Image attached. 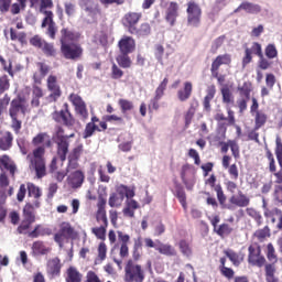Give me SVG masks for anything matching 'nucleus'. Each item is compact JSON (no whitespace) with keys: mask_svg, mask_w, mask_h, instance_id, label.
<instances>
[{"mask_svg":"<svg viewBox=\"0 0 282 282\" xmlns=\"http://www.w3.org/2000/svg\"><path fill=\"white\" fill-rule=\"evenodd\" d=\"M31 1V8H34L36 3H39V0H30ZM41 2V9L40 11L42 14H44V19L42 22V28H47L46 34L50 36V39H56V23L54 22V13L52 11H47L46 8H52L53 2L52 0H40Z\"/></svg>","mask_w":282,"mask_h":282,"instance_id":"f257e3e1","label":"nucleus"},{"mask_svg":"<svg viewBox=\"0 0 282 282\" xmlns=\"http://www.w3.org/2000/svg\"><path fill=\"white\" fill-rule=\"evenodd\" d=\"M74 133L65 134L63 128H57L54 134V141L57 144V155L62 162L67 160V153L69 152L70 138H74Z\"/></svg>","mask_w":282,"mask_h":282,"instance_id":"f03ea898","label":"nucleus"},{"mask_svg":"<svg viewBox=\"0 0 282 282\" xmlns=\"http://www.w3.org/2000/svg\"><path fill=\"white\" fill-rule=\"evenodd\" d=\"M124 197H127V199L135 197V191L129 186L119 185L117 191L110 194L108 205L110 208H120V206H122V202H124Z\"/></svg>","mask_w":282,"mask_h":282,"instance_id":"7ed1b4c3","label":"nucleus"},{"mask_svg":"<svg viewBox=\"0 0 282 282\" xmlns=\"http://www.w3.org/2000/svg\"><path fill=\"white\" fill-rule=\"evenodd\" d=\"M124 281L127 282H144V270L142 265L137 264L133 261H128L124 268Z\"/></svg>","mask_w":282,"mask_h":282,"instance_id":"20e7f679","label":"nucleus"},{"mask_svg":"<svg viewBox=\"0 0 282 282\" xmlns=\"http://www.w3.org/2000/svg\"><path fill=\"white\" fill-rule=\"evenodd\" d=\"M43 155H45V148H36L33 151V160H31V166L35 170L39 178L45 177V160Z\"/></svg>","mask_w":282,"mask_h":282,"instance_id":"39448f33","label":"nucleus"},{"mask_svg":"<svg viewBox=\"0 0 282 282\" xmlns=\"http://www.w3.org/2000/svg\"><path fill=\"white\" fill-rule=\"evenodd\" d=\"M202 23V8L195 2L187 3V24L192 28H198Z\"/></svg>","mask_w":282,"mask_h":282,"instance_id":"423d86ee","label":"nucleus"},{"mask_svg":"<svg viewBox=\"0 0 282 282\" xmlns=\"http://www.w3.org/2000/svg\"><path fill=\"white\" fill-rule=\"evenodd\" d=\"M181 176L187 191H193L195 186V167L191 165H184Z\"/></svg>","mask_w":282,"mask_h":282,"instance_id":"0eeeda50","label":"nucleus"},{"mask_svg":"<svg viewBox=\"0 0 282 282\" xmlns=\"http://www.w3.org/2000/svg\"><path fill=\"white\" fill-rule=\"evenodd\" d=\"M62 54L65 58L76 61L83 55V48L78 44H62Z\"/></svg>","mask_w":282,"mask_h":282,"instance_id":"6e6552de","label":"nucleus"},{"mask_svg":"<svg viewBox=\"0 0 282 282\" xmlns=\"http://www.w3.org/2000/svg\"><path fill=\"white\" fill-rule=\"evenodd\" d=\"M142 19V13H135V12H130L124 15L123 19V25L126 28H129V32L131 34H135L138 32V29H135L137 23Z\"/></svg>","mask_w":282,"mask_h":282,"instance_id":"1a4fd4ad","label":"nucleus"},{"mask_svg":"<svg viewBox=\"0 0 282 282\" xmlns=\"http://www.w3.org/2000/svg\"><path fill=\"white\" fill-rule=\"evenodd\" d=\"M79 6L84 12L88 14V17H91L95 19L100 14V9L98 8V4L94 2V0H79Z\"/></svg>","mask_w":282,"mask_h":282,"instance_id":"9d476101","label":"nucleus"},{"mask_svg":"<svg viewBox=\"0 0 282 282\" xmlns=\"http://www.w3.org/2000/svg\"><path fill=\"white\" fill-rule=\"evenodd\" d=\"M23 214H24V219L22 220L21 225L18 227V231L20 232V235H23V232H25V230H28L36 219V217L34 216V213L30 212V206L24 207Z\"/></svg>","mask_w":282,"mask_h":282,"instance_id":"9b49d317","label":"nucleus"},{"mask_svg":"<svg viewBox=\"0 0 282 282\" xmlns=\"http://www.w3.org/2000/svg\"><path fill=\"white\" fill-rule=\"evenodd\" d=\"M47 89L51 91V100H58L61 98V86H58V79L54 75H50L47 78Z\"/></svg>","mask_w":282,"mask_h":282,"instance_id":"f8f14e48","label":"nucleus"},{"mask_svg":"<svg viewBox=\"0 0 282 282\" xmlns=\"http://www.w3.org/2000/svg\"><path fill=\"white\" fill-rule=\"evenodd\" d=\"M70 101L73 102L75 107V111L85 120L88 116L87 113V107L85 106V101H83V98L78 95H70Z\"/></svg>","mask_w":282,"mask_h":282,"instance_id":"ddd939ff","label":"nucleus"},{"mask_svg":"<svg viewBox=\"0 0 282 282\" xmlns=\"http://www.w3.org/2000/svg\"><path fill=\"white\" fill-rule=\"evenodd\" d=\"M275 145H276L275 155L279 162V166L281 167V171H279L278 173H274V177H276L275 180L276 184H282V141L280 137H276Z\"/></svg>","mask_w":282,"mask_h":282,"instance_id":"4468645a","label":"nucleus"},{"mask_svg":"<svg viewBox=\"0 0 282 282\" xmlns=\"http://www.w3.org/2000/svg\"><path fill=\"white\" fill-rule=\"evenodd\" d=\"M118 149L119 151H122L123 153H129L131 149L133 148V138L131 137L130 133H123L118 138Z\"/></svg>","mask_w":282,"mask_h":282,"instance_id":"2eb2a0df","label":"nucleus"},{"mask_svg":"<svg viewBox=\"0 0 282 282\" xmlns=\"http://www.w3.org/2000/svg\"><path fill=\"white\" fill-rule=\"evenodd\" d=\"M230 63H232L230 54L218 55L212 64L213 76H217L220 65H230Z\"/></svg>","mask_w":282,"mask_h":282,"instance_id":"dca6fc26","label":"nucleus"},{"mask_svg":"<svg viewBox=\"0 0 282 282\" xmlns=\"http://www.w3.org/2000/svg\"><path fill=\"white\" fill-rule=\"evenodd\" d=\"M61 268H63V264H61V259L58 258H52L46 263V272L50 276H58Z\"/></svg>","mask_w":282,"mask_h":282,"instance_id":"f3484780","label":"nucleus"},{"mask_svg":"<svg viewBox=\"0 0 282 282\" xmlns=\"http://www.w3.org/2000/svg\"><path fill=\"white\" fill-rule=\"evenodd\" d=\"M229 202L234 206H238V208H246V206H250V198L241 191L238 192V195H232L229 198Z\"/></svg>","mask_w":282,"mask_h":282,"instance_id":"a211bd4d","label":"nucleus"},{"mask_svg":"<svg viewBox=\"0 0 282 282\" xmlns=\"http://www.w3.org/2000/svg\"><path fill=\"white\" fill-rule=\"evenodd\" d=\"M178 10H180V6L177 4V2H171L167 7L166 21L167 23H170L171 28L175 25V21L177 17H180Z\"/></svg>","mask_w":282,"mask_h":282,"instance_id":"6ab92c4d","label":"nucleus"},{"mask_svg":"<svg viewBox=\"0 0 282 282\" xmlns=\"http://www.w3.org/2000/svg\"><path fill=\"white\" fill-rule=\"evenodd\" d=\"M83 182H85V174H83L80 170L69 173L68 184H70L73 188H79V186H83Z\"/></svg>","mask_w":282,"mask_h":282,"instance_id":"aec40b11","label":"nucleus"},{"mask_svg":"<svg viewBox=\"0 0 282 282\" xmlns=\"http://www.w3.org/2000/svg\"><path fill=\"white\" fill-rule=\"evenodd\" d=\"M53 120L55 122H61L62 124L72 126L74 124V119L72 118V113H69L67 110L62 111H55L53 113Z\"/></svg>","mask_w":282,"mask_h":282,"instance_id":"412c9836","label":"nucleus"},{"mask_svg":"<svg viewBox=\"0 0 282 282\" xmlns=\"http://www.w3.org/2000/svg\"><path fill=\"white\" fill-rule=\"evenodd\" d=\"M9 113H10L11 118H19V116H24L25 115V106H23L21 100L14 99L11 102Z\"/></svg>","mask_w":282,"mask_h":282,"instance_id":"4be33fe9","label":"nucleus"},{"mask_svg":"<svg viewBox=\"0 0 282 282\" xmlns=\"http://www.w3.org/2000/svg\"><path fill=\"white\" fill-rule=\"evenodd\" d=\"M264 217H267L268 221L271 224H276V219L279 220L278 228H282V212L279 208H273L272 210L265 209Z\"/></svg>","mask_w":282,"mask_h":282,"instance_id":"5701e85b","label":"nucleus"},{"mask_svg":"<svg viewBox=\"0 0 282 282\" xmlns=\"http://www.w3.org/2000/svg\"><path fill=\"white\" fill-rule=\"evenodd\" d=\"M119 50L121 54H131L135 50V41L132 37H123L119 42Z\"/></svg>","mask_w":282,"mask_h":282,"instance_id":"b1692460","label":"nucleus"},{"mask_svg":"<svg viewBox=\"0 0 282 282\" xmlns=\"http://www.w3.org/2000/svg\"><path fill=\"white\" fill-rule=\"evenodd\" d=\"M12 133L0 131V151H10L12 148Z\"/></svg>","mask_w":282,"mask_h":282,"instance_id":"393cba45","label":"nucleus"},{"mask_svg":"<svg viewBox=\"0 0 282 282\" xmlns=\"http://www.w3.org/2000/svg\"><path fill=\"white\" fill-rule=\"evenodd\" d=\"M0 169L1 171H9L10 175H14L17 172V165L8 155L0 158Z\"/></svg>","mask_w":282,"mask_h":282,"instance_id":"a878e982","label":"nucleus"},{"mask_svg":"<svg viewBox=\"0 0 282 282\" xmlns=\"http://www.w3.org/2000/svg\"><path fill=\"white\" fill-rule=\"evenodd\" d=\"M66 282H83V273L78 271L75 267H69L66 270V276H65Z\"/></svg>","mask_w":282,"mask_h":282,"instance_id":"bb28decb","label":"nucleus"},{"mask_svg":"<svg viewBox=\"0 0 282 282\" xmlns=\"http://www.w3.org/2000/svg\"><path fill=\"white\" fill-rule=\"evenodd\" d=\"M191 94H193V84L191 82H185L184 88L177 91V98L181 102H186V100L191 98Z\"/></svg>","mask_w":282,"mask_h":282,"instance_id":"cd10ccee","label":"nucleus"},{"mask_svg":"<svg viewBox=\"0 0 282 282\" xmlns=\"http://www.w3.org/2000/svg\"><path fill=\"white\" fill-rule=\"evenodd\" d=\"M33 254L36 257L39 256H44V254H50L52 252V248H50L47 245H45L42 241H36L32 246Z\"/></svg>","mask_w":282,"mask_h":282,"instance_id":"c85d7f7f","label":"nucleus"},{"mask_svg":"<svg viewBox=\"0 0 282 282\" xmlns=\"http://www.w3.org/2000/svg\"><path fill=\"white\" fill-rule=\"evenodd\" d=\"M61 32H62V39H61L62 45H72L74 41L78 39V34H75L74 32L68 31L67 29H63Z\"/></svg>","mask_w":282,"mask_h":282,"instance_id":"c756f323","label":"nucleus"},{"mask_svg":"<svg viewBox=\"0 0 282 282\" xmlns=\"http://www.w3.org/2000/svg\"><path fill=\"white\" fill-rule=\"evenodd\" d=\"M240 10H245L249 14H257V12H261V8L258 4L250 2H242L234 12H240Z\"/></svg>","mask_w":282,"mask_h":282,"instance_id":"7c9ffc66","label":"nucleus"},{"mask_svg":"<svg viewBox=\"0 0 282 282\" xmlns=\"http://www.w3.org/2000/svg\"><path fill=\"white\" fill-rule=\"evenodd\" d=\"M240 94H241V96H245V98L239 99L237 102H238L240 112L243 113V111H246L248 109V100L250 98V90L241 88Z\"/></svg>","mask_w":282,"mask_h":282,"instance_id":"2f4dec72","label":"nucleus"},{"mask_svg":"<svg viewBox=\"0 0 282 282\" xmlns=\"http://www.w3.org/2000/svg\"><path fill=\"white\" fill-rule=\"evenodd\" d=\"M66 237H70V239L76 238V231L72 228V225L67 221H64L59 225V230L57 231Z\"/></svg>","mask_w":282,"mask_h":282,"instance_id":"473e14b6","label":"nucleus"},{"mask_svg":"<svg viewBox=\"0 0 282 282\" xmlns=\"http://www.w3.org/2000/svg\"><path fill=\"white\" fill-rule=\"evenodd\" d=\"M215 94H217V89L215 88V85L207 87V95L204 98V108L206 111H210V100L215 98Z\"/></svg>","mask_w":282,"mask_h":282,"instance_id":"72a5a7b5","label":"nucleus"},{"mask_svg":"<svg viewBox=\"0 0 282 282\" xmlns=\"http://www.w3.org/2000/svg\"><path fill=\"white\" fill-rule=\"evenodd\" d=\"M180 251L182 252L183 257L191 259L193 257V247L191 242L186 240H181L178 243Z\"/></svg>","mask_w":282,"mask_h":282,"instance_id":"f704fd0d","label":"nucleus"},{"mask_svg":"<svg viewBox=\"0 0 282 282\" xmlns=\"http://www.w3.org/2000/svg\"><path fill=\"white\" fill-rule=\"evenodd\" d=\"M37 67L40 69V75L34 74L33 78L35 83H41V80H43V78H45V76H47L50 73V66H47V64L37 63Z\"/></svg>","mask_w":282,"mask_h":282,"instance_id":"c9c22d12","label":"nucleus"},{"mask_svg":"<svg viewBox=\"0 0 282 282\" xmlns=\"http://www.w3.org/2000/svg\"><path fill=\"white\" fill-rule=\"evenodd\" d=\"M158 252L160 254H165L166 257H175L177 252L175 251V248L171 247V245H162L159 243V248H156Z\"/></svg>","mask_w":282,"mask_h":282,"instance_id":"e433bc0d","label":"nucleus"},{"mask_svg":"<svg viewBox=\"0 0 282 282\" xmlns=\"http://www.w3.org/2000/svg\"><path fill=\"white\" fill-rule=\"evenodd\" d=\"M107 227L108 226L99 225V227L91 228V232L97 237V239L105 241V239H107Z\"/></svg>","mask_w":282,"mask_h":282,"instance_id":"4c0bfd02","label":"nucleus"},{"mask_svg":"<svg viewBox=\"0 0 282 282\" xmlns=\"http://www.w3.org/2000/svg\"><path fill=\"white\" fill-rule=\"evenodd\" d=\"M33 144H44V147H50V144H52V141L47 133H40L33 138Z\"/></svg>","mask_w":282,"mask_h":282,"instance_id":"58836bf2","label":"nucleus"},{"mask_svg":"<svg viewBox=\"0 0 282 282\" xmlns=\"http://www.w3.org/2000/svg\"><path fill=\"white\" fill-rule=\"evenodd\" d=\"M275 272H276V267H274V263L265 264L267 282H276V276H274Z\"/></svg>","mask_w":282,"mask_h":282,"instance_id":"ea45409f","label":"nucleus"},{"mask_svg":"<svg viewBox=\"0 0 282 282\" xmlns=\"http://www.w3.org/2000/svg\"><path fill=\"white\" fill-rule=\"evenodd\" d=\"M69 239H74V238H70L69 236H65V234H61L59 231H57L54 235V241L58 245L59 248H65V243H69Z\"/></svg>","mask_w":282,"mask_h":282,"instance_id":"a19ab883","label":"nucleus"},{"mask_svg":"<svg viewBox=\"0 0 282 282\" xmlns=\"http://www.w3.org/2000/svg\"><path fill=\"white\" fill-rule=\"evenodd\" d=\"M224 8H226V0H216L213 10L209 13V19H215V14H219Z\"/></svg>","mask_w":282,"mask_h":282,"instance_id":"79ce46f5","label":"nucleus"},{"mask_svg":"<svg viewBox=\"0 0 282 282\" xmlns=\"http://www.w3.org/2000/svg\"><path fill=\"white\" fill-rule=\"evenodd\" d=\"M246 213L249 217H251L252 219H254V221H257L258 226H261V224L263 223V217L259 212H257V209L249 207L246 209Z\"/></svg>","mask_w":282,"mask_h":282,"instance_id":"37998d69","label":"nucleus"},{"mask_svg":"<svg viewBox=\"0 0 282 282\" xmlns=\"http://www.w3.org/2000/svg\"><path fill=\"white\" fill-rule=\"evenodd\" d=\"M267 259L270 261V263H276V261H279V258L276 257V250L272 243L267 246Z\"/></svg>","mask_w":282,"mask_h":282,"instance_id":"c03bdc74","label":"nucleus"},{"mask_svg":"<svg viewBox=\"0 0 282 282\" xmlns=\"http://www.w3.org/2000/svg\"><path fill=\"white\" fill-rule=\"evenodd\" d=\"M267 120H268V116H265L261 111H257L256 112V131H259V129H261V127L265 124Z\"/></svg>","mask_w":282,"mask_h":282,"instance_id":"a18cd8bd","label":"nucleus"},{"mask_svg":"<svg viewBox=\"0 0 282 282\" xmlns=\"http://www.w3.org/2000/svg\"><path fill=\"white\" fill-rule=\"evenodd\" d=\"M167 85H169V78H164L163 83H161L155 90L154 98H156V100H162V96H164V91L166 90Z\"/></svg>","mask_w":282,"mask_h":282,"instance_id":"49530a36","label":"nucleus"},{"mask_svg":"<svg viewBox=\"0 0 282 282\" xmlns=\"http://www.w3.org/2000/svg\"><path fill=\"white\" fill-rule=\"evenodd\" d=\"M261 256V248L249 247V263L253 265L257 259Z\"/></svg>","mask_w":282,"mask_h":282,"instance_id":"de8ad7c7","label":"nucleus"},{"mask_svg":"<svg viewBox=\"0 0 282 282\" xmlns=\"http://www.w3.org/2000/svg\"><path fill=\"white\" fill-rule=\"evenodd\" d=\"M29 197L41 198L43 193L41 188L36 187L33 183H28Z\"/></svg>","mask_w":282,"mask_h":282,"instance_id":"09e8293b","label":"nucleus"},{"mask_svg":"<svg viewBox=\"0 0 282 282\" xmlns=\"http://www.w3.org/2000/svg\"><path fill=\"white\" fill-rule=\"evenodd\" d=\"M96 219L99 226H109V221L107 220V212L105 209H98Z\"/></svg>","mask_w":282,"mask_h":282,"instance_id":"8fccbe9b","label":"nucleus"},{"mask_svg":"<svg viewBox=\"0 0 282 282\" xmlns=\"http://www.w3.org/2000/svg\"><path fill=\"white\" fill-rule=\"evenodd\" d=\"M128 53H121L118 57H117V62L120 65V67L127 68V67H131V59L129 58V55H127Z\"/></svg>","mask_w":282,"mask_h":282,"instance_id":"3c124183","label":"nucleus"},{"mask_svg":"<svg viewBox=\"0 0 282 282\" xmlns=\"http://www.w3.org/2000/svg\"><path fill=\"white\" fill-rule=\"evenodd\" d=\"M118 105L122 113H126L127 111H132L133 109V101H129L127 99H119Z\"/></svg>","mask_w":282,"mask_h":282,"instance_id":"603ef678","label":"nucleus"},{"mask_svg":"<svg viewBox=\"0 0 282 282\" xmlns=\"http://www.w3.org/2000/svg\"><path fill=\"white\" fill-rule=\"evenodd\" d=\"M94 131H102V129L98 128V126H96V123L89 122L86 126L84 138H91L94 135Z\"/></svg>","mask_w":282,"mask_h":282,"instance_id":"864d4df0","label":"nucleus"},{"mask_svg":"<svg viewBox=\"0 0 282 282\" xmlns=\"http://www.w3.org/2000/svg\"><path fill=\"white\" fill-rule=\"evenodd\" d=\"M41 50L46 56H56V50L54 48V45L51 43L44 41V44L42 45Z\"/></svg>","mask_w":282,"mask_h":282,"instance_id":"5fc2aeb1","label":"nucleus"},{"mask_svg":"<svg viewBox=\"0 0 282 282\" xmlns=\"http://www.w3.org/2000/svg\"><path fill=\"white\" fill-rule=\"evenodd\" d=\"M132 34H138L139 36H149V34H151V25H149V23H142L140 29Z\"/></svg>","mask_w":282,"mask_h":282,"instance_id":"6e6d98bb","label":"nucleus"},{"mask_svg":"<svg viewBox=\"0 0 282 282\" xmlns=\"http://www.w3.org/2000/svg\"><path fill=\"white\" fill-rule=\"evenodd\" d=\"M6 192L0 191V221L6 219V208L3 207V204H6Z\"/></svg>","mask_w":282,"mask_h":282,"instance_id":"4d7b16f0","label":"nucleus"},{"mask_svg":"<svg viewBox=\"0 0 282 282\" xmlns=\"http://www.w3.org/2000/svg\"><path fill=\"white\" fill-rule=\"evenodd\" d=\"M225 254L226 257H228L231 263H234V265H239V263H241V260L239 259V254H237L235 251L227 250L225 251Z\"/></svg>","mask_w":282,"mask_h":282,"instance_id":"13d9d810","label":"nucleus"},{"mask_svg":"<svg viewBox=\"0 0 282 282\" xmlns=\"http://www.w3.org/2000/svg\"><path fill=\"white\" fill-rule=\"evenodd\" d=\"M28 206H29V212L34 213V210H36V208H41V199L33 197V200L29 202L24 206V208H28Z\"/></svg>","mask_w":282,"mask_h":282,"instance_id":"bf43d9fd","label":"nucleus"},{"mask_svg":"<svg viewBox=\"0 0 282 282\" xmlns=\"http://www.w3.org/2000/svg\"><path fill=\"white\" fill-rule=\"evenodd\" d=\"M98 259L99 261H105V259H107V245L105 242L99 243Z\"/></svg>","mask_w":282,"mask_h":282,"instance_id":"052dcab7","label":"nucleus"},{"mask_svg":"<svg viewBox=\"0 0 282 282\" xmlns=\"http://www.w3.org/2000/svg\"><path fill=\"white\" fill-rule=\"evenodd\" d=\"M78 159H73L72 156H68V166L66 172L67 173H74L78 169Z\"/></svg>","mask_w":282,"mask_h":282,"instance_id":"680f3d73","label":"nucleus"},{"mask_svg":"<svg viewBox=\"0 0 282 282\" xmlns=\"http://www.w3.org/2000/svg\"><path fill=\"white\" fill-rule=\"evenodd\" d=\"M154 56L162 65V57L164 56V46L162 44H156L154 48Z\"/></svg>","mask_w":282,"mask_h":282,"instance_id":"e2e57ef3","label":"nucleus"},{"mask_svg":"<svg viewBox=\"0 0 282 282\" xmlns=\"http://www.w3.org/2000/svg\"><path fill=\"white\" fill-rule=\"evenodd\" d=\"M143 246L145 248H154V250H158V248L160 247V240L153 241V239L151 238H144Z\"/></svg>","mask_w":282,"mask_h":282,"instance_id":"0e129e2a","label":"nucleus"},{"mask_svg":"<svg viewBox=\"0 0 282 282\" xmlns=\"http://www.w3.org/2000/svg\"><path fill=\"white\" fill-rule=\"evenodd\" d=\"M276 54H278L276 47L272 44H269L265 48V56L268 58H276Z\"/></svg>","mask_w":282,"mask_h":282,"instance_id":"69168bd1","label":"nucleus"},{"mask_svg":"<svg viewBox=\"0 0 282 282\" xmlns=\"http://www.w3.org/2000/svg\"><path fill=\"white\" fill-rule=\"evenodd\" d=\"M276 84V77L273 74H267L265 76V85L269 89H272Z\"/></svg>","mask_w":282,"mask_h":282,"instance_id":"338daca9","label":"nucleus"},{"mask_svg":"<svg viewBox=\"0 0 282 282\" xmlns=\"http://www.w3.org/2000/svg\"><path fill=\"white\" fill-rule=\"evenodd\" d=\"M273 197L275 202L282 204V185H275Z\"/></svg>","mask_w":282,"mask_h":282,"instance_id":"774afa93","label":"nucleus"}]
</instances>
